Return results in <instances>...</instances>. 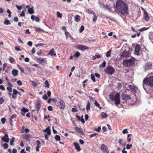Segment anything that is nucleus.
<instances>
[{"label":"nucleus","instance_id":"1","mask_svg":"<svg viewBox=\"0 0 153 153\" xmlns=\"http://www.w3.org/2000/svg\"><path fill=\"white\" fill-rule=\"evenodd\" d=\"M115 9L117 13L123 16L129 13L128 4L122 0L117 1Z\"/></svg>","mask_w":153,"mask_h":153},{"label":"nucleus","instance_id":"2","mask_svg":"<svg viewBox=\"0 0 153 153\" xmlns=\"http://www.w3.org/2000/svg\"><path fill=\"white\" fill-rule=\"evenodd\" d=\"M144 84L151 87H153V76H147L143 81V86Z\"/></svg>","mask_w":153,"mask_h":153},{"label":"nucleus","instance_id":"3","mask_svg":"<svg viewBox=\"0 0 153 153\" xmlns=\"http://www.w3.org/2000/svg\"><path fill=\"white\" fill-rule=\"evenodd\" d=\"M134 63V60L131 59L124 60L123 62L124 65L128 67L132 66Z\"/></svg>","mask_w":153,"mask_h":153},{"label":"nucleus","instance_id":"4","mask_svg":"<svg viewBox=\"0 0 153 153\" xmlns=\"http://www.w3.org/2000/svg\"><path fill=\"white\" fill-rule=\"evenodd\" d=\"M104 71L108 75H112L114 73L115 70L113 67L111 66H108L105 69Z\"/></svg>","mask_w":153,"mask_h":153},{"label":"nucleus","instance_id":"5","mask_svg":"<svg viewBox=\"0 0 153 153\" xmlns=\"http://www.w3.org/2000/svg\"><path fill=\"white\" fill-rule=\"evenodd\" d=\"M114 100L115 105L117 106L120 102V95L119 93L116 94L114 96Z\"/></svg>","mask_w":153,"mask_h":153},{"label":"nucleus","instance_id":"6","mask_svg":"<svg viewBox=\"0 0 153 153\" xmlns=\"http://www.w3.org/2000/svg\"><path fill=\"white\" fill-rule=\"evenodd\" d=\"M57 106L61 109H64L65 107V103L64 101L61 100L59 99V101L57 102Z\"/></svg>","mask_w":153,"mask_h":153},{"label":"nucleus","instance_id":"7","mask_svg":"<svg viewBox=\"0 0 153 153\" xmlns=\"http://www.w3.org/2000/svg\"><path fill=\"white\" fill-rule=\"evenodd\" d=\"M35 58L37 60V61L42 65H44L47 64V62L45 58L36 57Z\"/></svg>","mask_w":153,"mask_h":153},{"label":"nucleus","instance_id":"8","mask_svg":"<svg viewBox=\"0 0 153 153\" xmlns=\"http://www.w3.org/2000/svg\"><path fill=\"white\" fill-rule=\"evenodd\" d=\"M121 97L123 100L125 101H127L131 99V95L127 94L124 92H123L122 93Z\"/></svg>","mask_w":153,"mask_h":153},{"label":"nucleus","instance_id":"9","mask_svg":"<svg viewBox=\"0 0 153 153\" xmlns=\"http://www.w3.org/2000/svg\"><path fill=\"white\" fill-rule=\"evenodd\" d=\"M145 70L146 71L152 68V63L150 62H147L144 66Z\"/></svg>","mask_w":153,"mask_h":153},{"label":"nucleus","instance_id":"10","mask_svg":"<svg viewBox=\"0 0 153 153\" xmlns=\"http://www.w3.org/2000/svg\"><path fill=\"white\" fill-rule=\"evenodd\" d=\"M141 47L140 45L139 44H137L135 48L134 53L135 55H140V53L139 52L140 51Z\"/></svg>","mask_w":153,"mask_h":153},{"label":"nucleus","instance_id":"11","mask_svg":"<svg viewBox=\"0 0 153 153\" xmlns=\"http://www.w3.org/2000/svg\"><path fill=\"white\" fill-rule=\"evenodd\" d=\"M1 140L4 142L8 143L9 141L8 135L7 134H5L4 137H2L1 138Z\"/></svg>","mask_w":153,"mask_h":153},{"label":"nucleus","instance_id":"12","mask_svg":"<svg viewBox=\"0 0 153 153\" xmlns=\"http://www.w3.org/2000/svg\"><path fill=\"white\" fill-rule=\"evenodd\" d=\"M100 149L104 152H106L107 153L108 152V150L107 146L105 144H102Z\"/></svg>","mask_w":153,"mask_h":153},{"label":"nucleus","instance_id":"13","mask_svg":"<svg viewBox=\"0 0 153 153\" xmlns=\"http://www.w3.org/2000/svg\"><path fill=\"white\" fill-rule=\"evenodd\" d=\"M77 48L81 50H83L88 49V48L86 46H84L82 45H77Z\"/></svg>","mask_w":153,"mask_h":153},{"label":"nucleus","instance_id":"14","mask_svg":"<svg viewBox=\"0 0 153 153\" xmlns=\"http://www.w3.org/2000/svg\"><path fill=\"white\" fill-rule=\"evenodd\" d=\"M41 104L40 101H38L36 102L35 104L36 110L37 111H38L40 109Z\"/></svg>","mask_w":153,"mask_h":153},{"label":"nucleus","instance_id":"15","mask_svg":"<svg viewBox=\"0 0 153 153\" xmlns=\"http://www.w3.org/2000/svg\"><path fill=\"white\" fill-rule=\"evenodd\" d=\"M73 145L75 147V149L78 152H79L81 150L80 146L78 143L74 142Z\"/></svg>","mask_w":153,"mask_h":153},{"label":"nucleus","instance_id":"16","mask_svg":"<svg viewBox=\"0 0 153 153\" xmlns=\"http://www.w3.org/2000/svg\"><path fill=\"white\" fill-rule=\"evenodd\" d=\"M75 129L76 131L77 132L79 133L81 135H84V133L81 128L76 126L75 127Z\"/></svg>","mask_w":153,"mask_h":153},{"label":"nucleus","instance_id":"17","mask_svg":"<svg viewBox=\"0 0 153 153\" xmlns=\"http://www.w3.org/2000/svg\"><path fill=\"white\" fill-rule=\"evenodd\" d=\"M13 93L12 95V97L14 99H15L17 98L16 95L18 94V91L16 89H13Z\"/></svg>","mask_w":153,"mask_h":153},{"label":"nucleus","instance_id":"18","mask_svg":"<svg viewBox=\"0 0 153 153\" xmlns=\"http://www.w3.org/2000/svg\"><path fill=\"white\" fill-rule=\"evenodd\" d=\"M43 131L45 132H47L46 133H47V134H51V132L50 127L49 126H48L45 129H44L43 130Z\"/></svg>","mask_w":153,"mask_h":153},{"label":"nucleus","instance_id":"19","mask_svg":"<svg viewBox=\"0 0 153 153\" xmlns=\"http://www.w3.org/2000/svg\"><path fill=\"white\" fill-rule=\"evenodd\" d=\"M144 17L145 20L147 21H148L149 19V17L147 12L144 13Z\"/></svg>","mask_w":153,"mask_h":153},{"label":"nucleus","instance_id":"20","mask_svg":"<svg viewBox=\"0 0 153 153\" xmlns=\"http://www.w3.org/2000/svg\"><path fill=\"white\" fill-rule=\"evenodd\" d=\"M48 55H50L51 56H56V54L54 51V50L53 48L52 49L49 53L48 54Z\"/></svg>","mask_w":153,"mask_h":153},{"label":"nucleus","instance_id":"21","mask_svg":"<svg viewBox=\"0 0 153 153\" xmlns=\"http://www.w3.org/2000/svg\"><path fill=\"white\" fill-rule=\"evenodd\" d=\"M129 56V53L127 51H123L122 52V53L121 55L122 57H128Z\"/></svg>","mask_w":153,"mask_h":153},{"label":"nucleus","instance_id":"22","mask_svg":"<svg viewBox=\"0 0 153 153\" xmlns=\"http://www.w3.org/2000/svg\"><path fill=\"white\" fill-rule=\"evenodd\" d=\"M18 71L16 69H13L12 70V73L14 76H16L18 75Z\"/></svg>","mask_w":153,"mask_h":153},{"label":"nucleus","instance_id":"23","mask_svg":"<svg viewBox=\"0 0 153 153\" xmlns=\"http://www.w3.org/2000/svg\"><path fill=\"white\" fill-rule=\"evenodd\" d=\"M149 37L151 42L153 43V32L150 33Z\"/></svg>","mask_w":153,"mask_h":153},{"label":"nucleus","instance_id":"24","mask_svg":"<svg viewBox=\"0 0 153 153\" xmlns=\"http://www.w3.org/2000/svg\"><path fill=\"white\" fill-rule=\"evenodd\" d=\"M34 28L35 30L39 33H40L42 32H44V30H43L40 29L38 27H35Z\"/></svg>","mask_w":153,"mask_h":153},{"label":"nucleus","instance_id":"25","mask_svg":"<svg viewBox=\"0 0 153 153\" xmlns=\"http://www.w3.org/2000/svg\"><path fill=\"white\" fill-rule=\"evenodd\" d=\"M101 116L102 118H106L107 117V115L106 113L102 112L101 113Z\"/></svg>","mask_w":153,"mask_h":153},{"label":"nucleus","instance_id":"26","mask_svg":"<svg viewBox=\"0 0 153 153\" xmlns=\"http://www.w3.org/2000/svg\"><path fill=\"white\" fill-rule=\"evenodd\" d=\"M29 110L28 109L25 108V107H23L21 109V111L24 112V113H27L28 112Z\"/></svg>","mask_w":153,"mask_h":153},{"label":"nucleus","instance_id":"27","mask_svg":"<svg viewBox=\"0 0 153 153\" xmlns=\"http://www.w3.org/2000/svg\"><path fill=\"white\" fill-rule=\"evenodd\" d=\"M17 67H18L19 69L22 73H23L24 72V69L23 68L21 67V66L19 65H17Z\"/></svg>","mask_w":153,"mask_h":153},{"label":"nucleus","instance_id":"28","mask_svg":"<svg viewBox=\"0 0 153 153\" xmlns=\"http://www.w3.org/2000/svg\"><path fill=\"white\" fill-rule=\"evenodd\" d=\"M90 103L88 101L86 105V110L87 112L90 109Z\"/></svg>","mask_w":153,"mask_h":153},{"label":"nucleus","instance_id":"29","mask_svg":"<svg viewBox=\"0 0 153 153\" xmlns=\"http://www.w3.org/2000/svg\"><path fill=\"white\" fill-rule=\"evenodd\" d=\"M28 13L30 14H33L34 13L33 8H30L28 10Z\"/></svg>","mask_w":153,"mask_h":153},{"label":"nucleus","instance_id":"30","mask_svg":"<svg viewBox=\"0 0 153 153\" xmlns=\"http://www.w3.org/2000/svg\"><path fill=\"white\" fill-rule=\"evenodd\" d=\"M55 139L57 141H59L61 140L60 136L57 135H56L55 136Z\"/></svg>","mask_w":153,"mask_h":153},{"label":"nucleus","instance_id":"31","mask_svg":"<svg viewBox=\"0 0 153 153\" xmlns=\"http://www.w3.org/2000/svg\"><path fill=\"white\" fill-rule=\"evenodd\" d=\"M15 140V138L14 137H13L10 140V144L11 146L13 145V143L14 142Z\"/></svg>","mask_w":153,"mask_h":153},{"label":"nucleus","instance_id":"32","mask_svg":"<svg viewBox=\"0 0 153 153\" xmlns=\"http://www.w3.org/2000/svg\"><path fill=\"white\" fill-rule=\"evenodd\" d=\"M87 12L89 14H92L93 15H94L95 14L94 12L93 11L89 9L87 10Z\"/></svg>","mask_w":153,"mask_h":153},{"label":"nucleus","instance_id":"33","mask_svg":"<svg viewBox=\"0 0 153 153\" xmlns=\"http://www.w3.org/2000/svg\"><path fill=\"white\" fill-rule=\"evenodd\" d=\"M75 19V21L76 22H79L80 20L79 19V15H77L75 16L74 17Z\"/></svg>","mask_w":153,"mask_h":153},{"label":"nucleus","instance_id":"34","mask_svg":"<svg viewBox=\"0 0 153 153\" xmlns=\"http://www.w3.org/2000/svg\"><path fill=\"white\" fill-rule=\"evenodd\" d=\"M30 136V134H25L24 136V138L26 140H28Z\"/></svg>","mask_w":153,"mask_h":153},{"label":"nucleus","instance_id":"35","mask_svg":"<svg viewBox=\"0 0 153 153\" xmlns=\"http://www.w3.org/2000/svg\"><path fill=\"white\" fill-rule=\"evenodd\" d=\"M80 53L79 52H76L74 55V57H78L80 55Z\"/></svg>","mask_w":153,"mask_h":153},{"label":"nucleus","instance_id":"36","mask_svg":"<svg viewBox=\"0 0 153 153\" xmlns=\"http://www.w3.org/2000/svg\"><path fill=\"white\" fill-rule=\"evenodd\" d=\"M45 87L48 88L49 87V84L48 83V82L47 80H46L45 82Z\"/></svg>","mask_w":153,"mask_h":153},{"label":"nucleus","instance_id":"37","mask_svg":"<svg viewBox=\"0 0 153 153\" xmlns=\"http://www.w3.org/2000/svg\"><path fill=\"white\" fill-rule=\"evenodd\" d=\"M128 87L130 90H133L135 89V87L134 86L131 85H128Z\"/></svg>","mask_w":153,"mask_h":153},{"label":"nucleus","instance_id":"38","mask_svg":"<svg viewBox=\"0 0 153 153\" xmlns=\"http://www.w3.org/2000/svg\"><path fill=\"white\" fill-rule=\"evenodd\" d=\"M4 23L6 25H9L10 24V22L9 20H6L4 21Z\"/></svg>","mask_w":153,"mask_h":153},{"label":"nucleus","instance_id":"39","mask_svg":"<svg viewBox=\"0 0 153 153\" xmlns=\"http://www.w3.org/2000/svg\"><path fill=\"white\" fill-rule=\"evenodd\" d=\"M94 104L96 106L98 107L100 109L101 108V107L100 106V104L98 103L96 100H95Z\"/></svg>","mask_w":153,"mask_h":153},{"label":"nucleus","instance_id":"40","mask_svg":"<svg viewBox=\"0 0 153 153\" xmlns=\"http://www.w3.org/2000/svg\"><path fill=\"white\" fill-rule=\"evenodd\" d=\"M91 78L93 82H95L96 81L95 78L94 76L92 74H91Z\"/></svg>","mask_w":153,"mask_h":153},{"label":"nucleus","instance_id":"41","mask_svg":"<svg viewBox=\"0 0 153 153\" xmlns=\"http://www.w3.org/2000/svg\"><path fill=\"white\" fill-rule=\"evenodd\" d=\"M106 62L105 61H104L100 65V66H101L102 67H105L106 66Z\"/></svg>","mask_w":153,"mask_h":153},{"label":"nucleus","instance_id":"42","mask_svg":"<svg viewBox=\"0 0 153 153\" xmlns=\"http://www.w3.org/2000/svg\"><path fill=\"white\" fill-rule=\"evenodd\" d=\"M57 16L59 18H61L62 17V14L60 13L59 12H57Z\"/></svg>","mask_w":153,"mask_h":153},{"label":"nucleus","instance_id":"43","mask_svg":"<svg viewBox=\"0 0 153 153\" xmlns=\"http://www.w3.org/2000/svg\"><path fill=\"white\" fill-rule=\"evenodd\" d=\"M42 53V51L41 50H39L37 52V54L39 56L41 55Z\"/></svg>","mask_w":153,"mask_h":153},{"label":"nucleus","instance_id":"44","mask_svg":"<svg viewBox=\"0 0 153 153\" xmlns=\"http://www.w3.org/2000/svg\"><path fill=\"white\" fill-rule=\"evenodd\" d=\"M132 147V145L131 144L130 145L127 144L126 146V149H130Z\"/></svg>","mask_w":153,"mask_h":153},{"label":"nucleus","instance_id":"45","mask_svg":"<svg viewBox=\"0 0 153 153\" xmlns=\"http://www.w3.org/2000/svg\"><path fill=\"white\" fill-rule=\"evenodd\" d=\"M84 30V27L82 25L80 27L79 32L80 33L82 32Z\"/></svg>","mask_w":153,"mask_h":153},{"label":"nucleus","instance_id":"46","mask_svg":"<svg viewBox=\"0 0 153 153\" xmlns=\"http://www.w3.org/2000/svg\"><path fill=\"white\" fill-rule=\"evenodd\" d=\"M3 146L5 149H6L8 148V145L7 143H5L3 144Z\"/></svg>","mask_w":153,"mask_h":153},{"label":"nucleus","instance_id":"47","mask_svg":"<svg viewBox=\"0 0 153 153\" xmlns=\"http://www.w3.org/2000/svg\"><path fill=\"white\" fill-rule=\"evenodd\" d=\"M32 85L33 87H35L37 85L36 83L33 81H31Z\"/></svg>","mask_w":153,"mask_h":153},{"label":"nucleus","instance_id":"48","mask_svg":"<svg viewBox=\"0 0 153 153\" xmlns=\"http://www.w3.org/2000/svg\"><path fill=\"white\" fill-rule=\"evenodd\" d=\"M111 52V50H110L109 51H108L106 53V56L107 57H108V56H111V54H110Z\"/></svg>","mask_w":153,"mask_h":153},{"label":"nucleus","instance_id":"49","mask_svg":"<svg viewBox=\"0 0 153 153\" xmlns=\"http://www.w3.org/2000/svg\"><path fill=\"white\" fill-rule=\"evenodd\" d=\"M51 134H48L47 133H46L45 135V139L46 140H48V136H50Z\"/></svg>","mask_w":153,"mask_h":153},{"label":"nucleus","instance_id":"50","mask_svg":"<svg viewBox=\"0 0 153 153\" xmlns=\"http://www.w3.org/2000/svg\"><path fill=\"white\" fill-rule=\"evenodd\" d=\"M7 89L8 90V91L9 92H11L12 91V87H7Z\"/></svg>","mask_w":153,"mask_h":153},{"label":"nucleus","instance_id":"51","mask_svg":"<svg viewBox=\"0 0 153 153\" xmlns=\"http://www.w3.org/2000/svg\"><path fill=\"white\" fill-rule=\"evenodd\" d=\"M148 28H146V27H143L139 30L140 32L143 31L144 30H147Z\"/></svg>","mask_w":153,"mask_h":153},{"label":"nucleus","instance_id":"52","mask_svg":"<svg viewBox=\"0 0 153 153\" xmlns=\"http://www.w3.org/2000/svg\"><path fill=\"white\" fill-rule=\"evenodd\" d=\"M69 33L68 31H67L66 30H65V35L66 37V38H68V35H69Z\"/></svg>","mask_w":153,"mask_h":153},{"label":"nucleus","instance_id":"53","mask_svg":"<svg viewBox=\"0 0 153 153\" xmlns=\"http://www.w3.org/2000/svg\"><path fill=\"white\" fill-rule=\"evenodd\" d=\"M48 110L50 111H51L53 110V107L51 106H49L48 108Z\"/></svg>","mask_w":153,"mask_h":153},{"label":"nucleus","instance_id":"54","mask_svg":"<svg viewBox=\"0 0 153 153\" xmlns=\"http://www.w3.org/2000/svg\"><path fill=\"white\" fill-rule=\"evenodd\" d=\"M1 121L2 122V123L3 124H4L5 122L6 119L4 118H2L1 119Z\"/></svg>","mask_w":153,"mask_h":153},{"label":"nucleus","instance_id":"55","mask_svg":"<svg viewBox=\"0 0 153 153\" xmlns=\"http://www.w3.org/2000/svg\"><path fill=\"white\" fill-rule=\"evenodd\" d=\"M122 86V84L120 82L118 84L117 87L119 88H120Z\"/></svg>","mask_w":153,"mask_h":153},{"label":"nucleus","instance_id":"56","mask_svg":"<svg viewBox=\"0 0 153 153\" xmlns=\"http://www.w3.org/2000/svg\"><path fill=\"white\" fill-rule=\"evenodd\" d=\"M94 15V18L93 19V21L94 22H95L97 19V17L95 14L93 15Z\"/></svg>","mask_w":153,"mask_h":153},{"label":"nucleus","instance_id":"57","mask_svg":"<svg viewBox=\"0 0 153 153\" xmlns=\"http://www.w3.org/2000/svg\"><path fill=\"white\" fill-rule=\"evenodd\" d=\"M17 84L19 85H22V82L21 80H18L17 82Z\"/></svg>","mask_w":153,"mask_h":153},{"label":"nucleus","instance_id":"58","mask_svg":"<svg viewBox=\"0 0 153 153\" xmlns=\"http://www.w3.org/2000/svg\"><path fill=\"white\" fill-rule=\"evenodd\" d=\"M122 133L124 134L128 133V132L127 131V129L126 128L124 129L122 131Z\"/></svg>","mask_w":153,"mask_h":153},{"label":"nucleus","instance_id":"59","mask_svg":"<svg viewBox=\"0 0 153 153\" xmlns=\"http://www.w3.org/2000/svg\"><path fill=\"white\" fill-rule=\"evenodd\" d=\"M7 64L6 63H4L3 64V68H2V70L3 71H4L5 68L6 66H7Z\"/></svg>","mask_w":153,"mask_h":153},{"label":"nucleus","instance_id":"60","mask_svg":"<svg viewBox=\"0 0 153 153\" xmlns=\"http://www.w3.org/2000/svg\"><path fill=\"white\" fill-rule=\"evenodd\" d=\"M83 116H82L81 117L80 120L79 121H80L82 123H85V121L84 120V119L83 118Z\"/></svg>","mask_w":153,"mask_h":153},{"label":"nucleus","instance_id":"61","mask_svg":"<svg viewBox=\"0 0 153 153\" xmlns=\"http://www.w3.org/2000/svg\"><path fill=\"white\" fill-rule=\"evenodd\" d=\"M4 102V100L2 97L0 98V104H2Z\"/></svg>","mask_w":153,"mask_h":153},{"label":"nucleus","instance_id":"62","mask_svg":"<svg viewBox=\"0 0 153 153\" xmlns=\"http://www.w3.org/2000/svg\"><path fill=\"white\" fill-rule=\"evenodd\" d=\"M16 7L18 10H21L22 9V7L21 6L16 5Z\"/></svg>","mask_w":153,"mask_h":153},{"label":"nucleus","instance_id":"63","mask_svg":"<svg viewBox=\"0 0 153 153\" xmlns=\"http://www.w3.org/2000/svg\"><path fill=\"white\" fill-rule=\"evenodd\" d=\"M71 111H72V112H76L77 111V109L76 108H72Z\"/></svg>","mask_w":153,"mask_h":153},{"label":"nucleus","instance_id":"64","mask_svg":"<svg viewBox=\"0 0 153 153\" xmlns=\"http://www.w3.org/2000/svg\"><path fill=\"white\" fill-rule=\"evenodd\" d=\"M9 61L12 63L15 61V60L13 58L11 57L9 59Z\"/></svg>","mask_w":153,"mask_h":153}]
</instances>
